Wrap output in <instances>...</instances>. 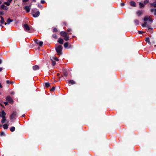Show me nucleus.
<instances>
[{
  "label": "nucleus",
  "mask_w": 156,
  "mask_h": 156,
  "mask_svg": "<svg viewBox=\"0 0 156 156\" xmlns=\"http://www.w3.org/2000/svg\"><path fill=\"white\" fill-rule=\"evenodd\" d=\"M55 50L58 55H60L62 54V45H59L58 47L55 48Z\"/></svg>",
  "instance_id": "obj_1"
},
{
  "label": "nucleus",
  "mask_w": 156,
  "mask_h": 156,
  "mask_svg": "<svg viewBox=\"0 0 156 156\" xmlns=\"http://www.w3.org/2000/svg\"><path fill=\"white\" fill-rule=\"evenodd\" d=\"M143 20L144 22H146L148 20L149 22L151 23L153 21V20L151 18V16H144V18Z\"/></svg>",
  "instance_id": "obj_2"
},
{
  "label": "nucleus",
  "mask_w": 156,
  "mask_h": 156,
  "mask_svg": "<svg viewBox=\"0 0 156 156\" xmlns=\"http://www.w3.org/2000/svg\"><path fill=\"white\" fill-rule=\"evenodd\" d=\"M23 27L25 31L29 32V31L30 30V28L28 24H25L23 26Z\"/></svg>",
  "instance_id": "obj_3"
},
{
  "label": "nucleus",
  "mask_w": 156,
  "mask_h": 156,
  "mask_svg": "<svg viewBox=\"0 0 156 156\" xmlns=\"http://www.w3.org/2000/svg\"><path fill=\"white\" fill-rule=\"evenodd\" d=\"M6 99L7 101L11 104H12L13 102V100L9 96H7Z\"/></svg>",
  "instance_id": "obj_4"
},
{
  "label": "nucleus",
  "mask_w": 156,
  "mask_h": 156,
  "mask_svg": "<svg viewBox=\"0 0 156 156\" xmlns=\"http://www.w3.org/2000/svg\"><path fill=\"white\" fill-rule=\"evenodd\" d=\"M17 115V114L16 112H14L12 114H11L10 116V119H15L16 116Z\"/></svg>",
  "instance_id": "obj_5"
},
{
  "label": "nucleus",
  "mask_w": 156,
  "mask_h": 156,
  "mask_svg": "<svg viewBox=\"0 0 156 156\" xmlns=\"http://www.w3.org/2000/svg\"><path fill=\"white\" fill-rule=\"evenodd\" d=\"M60 34L63 37H66V36L69 34L68 33H67L64 31L61 32Z\"/></svg>",
  "instance_id": "obj_6"
},
{
  "label": "nucleus",
  "mask_w": 156,
  "mask_h": 156,
  "mask_svg": "<svg viewBox=\"0 0 156 156\" xmlns=\"http://www.w3.org/2000/svg\"><path fill=\"white\" fill-rule=\"evenodd\" d=\"M0 8L1 9H4L5 10H7L8 9V7L5 6L4 4H2L1 5Z\"/></svg>",
  "instance_id": "obj_7"
},
{
  "label": "nucleus",
  "mask_w": 156,
  "mask_h": 156,
  "mask_svg": "<svg viewBox=\"0 0 156 156\" xmlns=\"http://www.w3.org/2000/svg\"><path fill=\"white\" fill-rule=\"evenodd\" d=\"M0 18H1V20L0 21V23L1 24H4L5 25H6L7 24V23H5V21L4 20V19L2 16H0Z\"/></svg>",
  "instance_id": "obj_8"
},
{
  "label": "nucleus",
  "mask_w": 156,
  "mask_h": 156,
  "mask_svg": "<svg viewBox=\"0 0 156 156\" xmlns=\"http://www.w3.org/2000/svg\"><path fill=\"white\" fill-rule=\"evenodd\" d=\"M40 15V12L39 11L37 12L36 13L33 14V16L34 17H36Z\"/></svg>",
  "instance_id": "obj_9"
},
{
  "label": "nucleus",
  "mask_w": 156,
  "mask_h": 156,
  "mask_svg": "<svg viewBox=\"0 0 156 156\" xmlns=\"http://www.w3.org/2000/svg\"><path fill=\"white\" fill-rule=\"evenodd\" d=\"M62 70L64 76H67L68 75V73L66 70L63 69H62Z\"/></svg>",
  "instance_id": "obj_10"
},
{
  "label": "nucleus",
  "mask_w": 156,
  "mask_h": 156,
  "mask_svg": "<svg viewBox=\"0 0 156 156\" xmlns=\"http://www.w3.org/2000/svg\"><path fill=\"white\" fill-rule=\"evenodd\" d=\"M143 13V11L142 10H138L136 12V14L138 16H140Z\"/></svg>",
  "instance_id": "obj_11"
},
{
  "label": "nucleus",
  "mask_w": 156,
  "mask_h": 156,
  "mask_svg": "<svg viewBox=\"0 0 156 156\" xmlns=\"http://www.w3.org/2000/svg\"><path fill=\"white\" fill-rule=\"evenodd\" d=\"M150 4L151 7H156V1L153 3H150Z\"/></svg>",
  "instance_id": "obj_12"
},
{
  "label": "nucleus",
  "mask_w": 156,
  "mask_h": 156,
  "mask_svg": "<svg viewBox=\"0 0 156 156\" xmlns=\"http://www.w3.org/2000/svg\"><path fill=\"white\" fill-rule=\"evenodd\" d=\"M64 41L61 38H59L58 40V42L60 44H62Z\"/></svg>",
  "instance_id": "obj_13"
},
{
  "label": "nucleus",
  "mask_w": 156,
  "mask_h": 156,
  "mask_svg": "<svg viewBox=\"0 0 156 156\" xmlns=\"http://www.w3.org/2000/svg\"><path fill=\"white\" fill-rule=\"evenodd\" d=\"M39 66L37 65L33 66V69L34 70H36L39 69Z\"/></svg>",
  "instance_id": "obj_14"
},
{
  "label": "nucleus",
  "mask_w": 156,
  "mask_h": 156,
  "mask_svg": "<svg viewBox=\"0 0 156 156\" xmlns=\"http://www.w3.org/2000/svg\"><path fill=\"white\" fill-rule=\"evenodd\" d=\"M24 9L27 12H28L30 11V8L29 6H25L24 7Z\"/></svg>",
  "instance_id": "obj_15"
},
{
  "label": "nucleus",
  "mask_w": 156,
  "mask_h": 156,
  "mask_svg": "<svg viewBox=\"0 0 156 156\" xmlns=\"http://www.w3.org/2000/svg\"><path fill=\"white\" fill-rule=\"evenodd\" d=\"M68 83L72 85H73L76 83V82L73 80H70L68 81Z\"/></svg>",
  "instance_id": "obj_16"
},
{
  "label": "nucleus",
  "mask_w": 156,
  "mask_h": 156,
  "mask_svg": "<svg viewBox=\"0 0 156 156\" xmlns=\"http://www.w3.org/2000/svg\"><path fill=\"white\" fill-rule=\"evenodd\" d=\"M13 21V20H11L10 18H8L7 19V24H9L11 22H12Z\"/></svg>",
  "instance_id": "obj_17"
},
{
  "label": "nucleus",
  "mask_w": 156,
  "mask_h": 156,
  "mask_svg": "<svg viewBox=\"0 0 156 156\" xmlns=\"http://www.w3.org/2000/svg\"><path fill=\"white\" fill-rule=\"evenodd\" d=\"M130 4L133 7H136V4L135 2L134 1H131L130 2Z\"/></svg>",
  "instance_id": "obj_18"
},
{
  "label": "nucleus",
  "mask_w": 156,
  "mask_h": 156,
  "mask_svg": "<svg viewBox=\"0 0 156 156\" xmlns=\"http://www.w3.org/2000/svg\"><path fill=\"white\" fill-rule=\"evenodd\" d=\"M64 37V39L66 41H68L69 40V37L68 35Z\"/></svg>",
  "instance_id": "obj_19"
},
{
  "label": "nucleus",
  "mask_w": 156,
  "mask_h": 156,
  "mask_svg": "<svg viewBox=\"0 0 156 156\" xmlns=\"http://www.w3.org/2000/svg\"><path fill=\"white\" fill-rule=\"evenodd\" d=\"M51 61L52 65L53 66H54L56 64L55 61H54L52 58H51Z\"/></svg>",
  "instance_id": "obj_20"
},
{
  "label": "nucleus",
  "mask_w": 156,
  "mask_h": 156,
  "mask_svg": "<svg viewBox=\"0 0 156 156\" xmlns=\"http://www.w3.org/2000/svg\"><path fill=\"white\" fill-rule=\"evenodd\" d=\"M145 41L146 42H147L149 44H151V42L150 41V39L149 37H146L145 39Z\"/></svg>",
  "instance_id": "obj_21"
},
{
  "label": "nucleus",
  "mask_w": 156,
  "mask_h": 156,
  "mask_svg": "<svg viewBox=\"0 0 156 156\" xmlns=\"http://www.w3.org/2000/svg\"><path fill=\"white\" fill-rule=\"evenodd\" d=\"M3 126V128L5 129H7L8 128V125L7 124H4Z\"/></svg>",
  "instance_id": "obj_22"
},
{
  "label": "nucleus",
  "mask_w": 156,
  "mask_h": 156,
  "mask_svg": "<svg viewBox=\"0 0 156 156\" xmlns=\"http://www.w3.org/2000/svg\"><path fill=\"white\" fill-rule=\"evenodd\" d=\"M139 4L140 8H143L145 6L144 5L143 3L141 2H140Z\"/></svg>",
  "instance_id": "obj_23"
},
{
  "label": "nucleus",
  "mask_w": 156,
  "mask_h": 156,
  "mask_svg": "<svg viewBox=\"0 0 156 156\" xmlns=\"http://www.w3.org/2000/svg\"><path fill=\"white\" fill-rule=\"evenodd\" d=\"M15 130V128L14 126H12L10 129V130L11 132H14Z\"/></svg>",
  "instance_id": "obj_24"
},
{
  "label": "nucleus",
  "mask_w": 156,
  "mask_h": 156,
  "mask_svg": "<svg viewBox=\"0 0 156 156\" xmlns=\"http://www.w3.org/2000/svg\"><path fill=\"white\" fill-rule=\"evenodd\" d=\"M69 44L67 42H66L64 44V46L65 48H67Z\"/></svg>",
  "instance_id": "obj_25"
},
{
  "label": "nucleus",
  "mask_w": 156,
  "mask_h": 156,
  "mask_svg": "<svg viewBox=\"0 0 156 156\" xmlns=\"http://www.w3.org/2000/svg\"><path fill=\"white\" fill-rule=\"evenodd\" d=\"M37 10V9H32L31 11V13H32V15H33V13H34L36 12Z\"/></svg>",
  "instance_id": "obj_26"
},
{
  "label": "nucleus",
  "mask_w": 156,
  "mask_h": 156,
  "mask_svg": "<svg viewBox=\"0 0 156 156\" xmlns=\"http://www.w3.org/2000/svg\"><path fill=\"white\" fill-rule=\"evenodd\" d=\"M50 83L48 82L46 83L45 84V86L46 87L48 88L50 86Z\"/></svg>",
  "instance_id": "obj_27"
},
{
  "label": "nucleus",
  "mask_w": 156,
  "mask_h": 156,
  "mask_svg": "<svg viewBox=\"0 0 156 156\" xmlns=\"http://www.w3.org/2000/svg\"><path fill=\"white\" fill-rule=\"evenodd\" d=\"M7 120L6 119H2L1 120V122L3 124L5 121H7Z\"/></svg>",
  "instance_id": "obj_28"
},
{
  "label": "nucleus",
  "mask_w": 156,
  "mask_h": 156,
  "mask_svg": "<svg viewBox=\"0 0 156 156\" xmlns=\"http://www.w3.org/2000/svg\"><path fill=\"white\" fill-rule=\"evenodd\" d=\"M134 22H135V23L136 24V25H138L139 24V22L137 20H134Z\"/></svg>",
  "instance_id": "obj_29"
},
{
  "label": "nucleus",
  "mask_w": 156,
  "mask_h": 156,
  "mask_svg": "<svg viewBox=\"0 0 156 156\" xmlns=\"http://www.w3.org/2000/svg\"><path fill=\"white\" fill-rule=\"evenodd\" d=\"M52 31L53 32H57L58 31V30L55 27H53L52 30Z\"/></svg>",
  "instance_id": "obj_30"
},
{
  "label": "nucleus",
  "mask_w": 156,
  "mask_h": 156,
  "mask_svg": "<svg viewBox=\"0 0 156 156\" xmlns=\"http://www.w3.org/2000/svg\"><path fill=\"white\" fill-rule=\"evenodd\" d=\"M147 23L146 22H145L144 23L142 24V26L143 27H146V25H147Z\"/></svg>",
  "instance_id": "obj_31"
},
{
  "label": "nucleus",
  "mask_w": 156,
  "mask_h": 156,
  "mask_svg": "<svg viewBox=\"0 0 156 156\" xmlns=\"http://www.w3.org/2000/svg\"><path fill=\"white\" fill-rule=\"evenodd\" d=\"M51 58H52L53 60H55L56 61H58L59 60V59L58 58H56L55 57H52Z\"/></svg>",
  "instance_id": "obj_32"
},
{
  "label": "nucleus",
  "mask_w": 156,
  "mask_h": 156,
  "mask_svg": "<svg viewBox=\"0 0 156 156\" xmlns=\"http://www.w3.org/2000/svg\"><path fill=\"white\" fill-rule=\"evenodd\" d=\"M38 44L40 46H41L43 44V42L42 41H41L39 42Z\"/></svg>",
  "instance_id": "obj_33"
},
{
  "label": "nucleus",
  "mask_w": 156,
  "mask_h": 156,
  "mask_svg": "<svg viewBox=\"0 0 156 156\" xmlns=\"http://www.w3.org/2000/svg\"><path fill=\"white\" fill-rule=\"evenodd\" d=\"M53 38L55 39H56L57 38V36L56 34H53L52 36Z\"/></svg>",
  "instance_id": "obj_34"
},
{
  "label": "nucleus",
  "mask_w": 156,
  "mask_h": 156,
  "mask_svg": "<svg viewBox=\"0 0 156 156\" xmlns=\"http://www.w3.org/2000/svg\"><path fill=\"white\" fill-rule=\"evenodd\" d=\"M62 26L65 25V26H67V23L66 22H63L62 23Z\"/></svg>",
  "instance_id": "obj_35"
},
{
  "label": "nucleus",
  "mask_w": 156,
  "mask_h": 156,
  "mask_svg": "<svg viewBox=\"0 0 156 156\" xmlns=\"http://www.w3.org/2000/svg\"><path fill=\"white\" fill-rule=\"evenodd\" d=\"M4 4L7 5V6H9L10 5V3H9L8 1L6 2H4Z\"/></svg>",
  "instance_id": "obj_36"
},
{
  "label": "nucleus",
  "mask_w": 156,
  "mask_h": 156,
  "mask_svg": "<svg viewBox=\"0 0 156 156\" xmlns=\"http://www.w3.org/2000/svg\"><path fill=\"white\" fill-rule=\"evenodd\" d=\"M2 115H6V113L4 110H2Z\"/></svg>",
  "instance_id": "obj_37"
},
{
  "label": "nucleus",
  "mask_w": 156,
  "mask_h": 156,
  "mask_svg": "<svg viewBox=\"0 0 156 156\" xmlns=\"http://www.w3.org/2000/svg\"><path fill=\"white\" fill-rule=\"evenodd\" d=\"M5 135V134L3 132H2L1 133L0 136H4Z\"/></svg>",
  "instance_id": "obj_38"
},
{
  "label": "nucleus",
  "mask_w": 156,
  "mask_h": 156,
  "mask_svg": "<svg viewBox=\"0 0 156 156\" xmlns=\"http://www.w3.org/2000/svg\"><path fill=\"white\" fill-rule=\"evenodd\" d=\"M55 89V87H53L50 90V91H54Z\"/></svg>",
  "instance_id": "obj_39"
},
{
  "label": "nucleus",
  "mask_w": 156,
  "mask_h": 156,
  "mask_svg": "<svg viewBox=\"0 0 156 156\" xmlns=\"http://www.w3.org/2000/svg\"><path fill=\"white\" fill-rule=\"evenodd\" d=\"M148 3H149V1L147 0H145L144 2V3L145 4H146Z\"/></svg>",
  "instance_id": "obj_40"
},
{
  "label": "nucleus",
  "mask_w": 156,
  "mask_h": 156,
  "mask_svg": "<svg viewBox=\"0 0 156 156\" xmlns=\"http://www.w3.org/2000/svg\"><path fill=\"white\" fill-rule=\"evenodd\" d=\"M35 43L37 44H38V43H39V40L37 39H36L35 40Z\"/></svg>",
  "instance_id": "obj_41"
},
{
  "label": "nucleus",
  "mask_w": 156,
  "mask_h": 156,
  "mask_svg": "<svg viewBox=\"0 0 156 156\" xmlns=\"http://www.w3.org/2000/svg\"><path fill=\"white\" fill-rule=\"evenodd\" d=\"M45 1L44 0H42L41 1V4H44L45 3Z\"/></svg>",
  "instance_id": "obj_42"
},
{
  "label": "nucleus",
  "mask_w": 156,
  "mask_h": 156,
  "mask_svg": "<svg viewBox=\"0 0 156 156\" xmlns=\"http://www.w3.org/2000/svg\"><path fill=\"white\" fill-rule=\"evenodd\" d=\"M67 31L68 32H69L72 31V30L71 29H69L67 30Z\"/></svg>",
  "instance_id": "obj_43"
},
{
  "label": "nucleus",
  "mask_w": 156,
  "mask_h": 156,
  "mask_svg": "<svg viewBox=\"0 0 156 156\" xmlns=\"http://www.w3.org/2000/svg\"><path fill=\"white\" fill-rule=\"evenodd\" d=\"M2 119H6V117L5 115H2Z\"/></svg>",
  "instance_id": "obj_44"
},
{
  "label": "nucleus",
  "mask_w": 156,
  "mask_h": 156,
  "mask_svg": "<svg viewBox=\"0 0 156 156\" xmlns=\"http://www.w3.org/2000/svg\"><path fill=\"white\" fill-rule=\"evenodd\" d=\"M4 14L3 12L0 11V15H3Z\"/></svg>",
  "instance_id": "obj_45"
},
{
  "label": "nucleus",
  "mask_w": 156,
  "mask_h": 156,
  "mask_svg": "<svg viewBox=\"0 0 156 156\" xmlns=\"http://www.w3.org/2000/svg\"><path fill=\"white\" fill-rule=\"evenodd\" d=\"M154 11V9H150V11L151 12H152Z\"/></svg>",
  "instance_id": "obj_46"
},
{
  "label": "nucleus",
  "mask_w": 156,
  "mask_h": 156,
  "mask_svg": "<svg viewBox=\"0 0 156 156\" xmlns=\"http://www.w3.org/2000/svg\"><path fill=\"white\" fill-rule=\"evenodd\" d=\"M154 14L155 16H156V9H154Z\"/></svg>",
  "instance_id": "obj_47"
},
{
  "label": "nucleus",
  "mask_w": 156,
  "mask_h": 156,
  "mask_svg": "<svg viewBox=\"0 0 156 156\" xmlns=\"http://www.w3.org/2000/svg\"><path fill=\"white\" fill-rule=\"evenodd\" d=\"M29 0H23V2H27Z\"/></svg>",
  "instance_id": "obj_48"
},
{
  "label": "nucleus",
  "mask_w": 156,
  "mask_h": 156,
  "mask_svg": "<svg viewBox=\"0 0 156 156\" xmlns=\"http://www.w3.org/2000/svg\"><path fill=\"white\" fill-rule=\"evenodd\" d=\"M6 83L8 84H9L10 83V81L9 80H7L6 81Z\"/></svg>",
  "instance_id": "obj_49"
},
{
  "label": "nucleus",
  "mask_w": 156,
  "mask_h": 156,
  "mask_svg": "<svg viewBox=\"0 0 156 156\" xmlns=\"http://www.w3.org/2000/svg\"><path fill=\"white\" fill-rule=\"evenodd\" d=\"M4 103L5 105H8V102H4Z\"/></svg>",
  "instance_id": "obj_50"
},
{
  "label": "nucleus",
  "mask_w": 156,
  "mask_h": 156,
  "mask_svg": "<svg viewBox=\"0 0 156 156\" xmlns=\"http://www.w3.org/2000/svg\"><path fill=\"white\" fill-rule=\"evenodd\" d=\"M125 5V4L124 3H121V5L122 6H123L124 5Z\"/></svg>",
  "instance_id": "obj_51"
},
{
  "label": "nucleus",
  "mask_w": 156,
  "mask_h": 156,
  "mask_svg": "<svg viewBox=\"0 0 156 156\" xmlns=\"http://www.w3.org/2000/svg\"><path fill=\"white\" fill-rule=\"evenodd\" d=\"M0 105L2 107L4 108V105L2 104V103H0Z\"/></svg>",
  "instance_id": "obj_52"
},
{
  "label": "nucleus",
  "mask_w": 156,
  "mask_h": 156,
  "mask_svg": "<svg viewBox=\"0 0 156 156\" xmlns=\"http://www.w3.org/2000/svg\"><path fill=\"white\" fill-rule=\"evenodd\" d=\"M138 33L140 34H142V31H139L138 30Z\"/></svg>",
  "instance_id": "obj_53"
},
{
  "label": "nucleus",
  "mask_w": 156,
  "mask_h": 156,
  "mask_svg": "<svg viewBox=\"0 0 156 156\" xmlns=\"http://www.w3.org/2000/svg\"><path fill=\"white\" fill-rule=\"evenodd\" d=\"M12 0H8L7 1L9 2V3H10Z\"/></svg>",
  "instance_id": "obj_54"
},
{
  "label": "nucleus",
  "mask_w": 156,
  "mask_h": 156,
  "mask_svg": "<svg viewBox=\"0 0 156 156\" xmlns=\"http://www.w3.org/2000/svg\"><path fill=\"white\" fill-rule=\"evenodd\" d=\"M148 30H152V28H150V27H148Z\"/></svg>",
  "instance_id": "obj_55"
},
{
  "label": "nucleus",
  "mask_w": 156,
  "mask_h": 156,
  "mask_svg": "<svg viewBox=\"0 0 156 156\" xmlns=\"http://www.w3.org/2000/svg\"><path fill=\"white\" fill-rule=\"evenodd\" d=\"M3 69L2 67L0 68V72H1Z\"/></svg>",
  "instance_id": "obj_56"
},
{
  "label": "nucleus",
  "mask_w": 156,
  "mask_h": 156,
  "mask_svg": "<svg viewBox=\"0 0 156 156\" xmlns=\"http://www.w3.org/2000/svg\"><path fill=\"white\" fill-rule=\"evenodd\" d=\"M2 85L1 83H0V88H2Z\"/></svg>",
  "instance_id": "obj_57"
},
{
  "label": "nucleus",
  "mask_w": 156,
  "mask_h": 156,
  "mask_svg": "<svg viewBox=\"0 0 156 156\" xmlns=\"http://www.w3.org/2000/svg\"><path fill=\"white\" fill-rule=\"evenodd\" d=\"M14 92H12L11 93V94H14Z\"/></svg>",
  "instance_id": "obj_58"
},
{
  "label": "nucleus",
  "mask_w": 156,
  "mask_h": 156,
  "mask_svg": "<svg viewBox=\"0 0 156 156\" xmlns=\"http://www.w3.org/2000/svg\"><path fill=\"white\" fill-rule=\"evenodd\" d=\"M2 63V60L1 59H0V64Z\"/></svg>",
  "instance_id": "obj_59"
},
{
  "label": "nucleus",
  "mask_w": 156,
  "mask_h": 156,
  "mask_svg": "<svg viewBox=\"0 0 156 156\" xmlns=\"http://www.w3.org/2000/svg\"><path fill=\"white\" fill-rule=\"evenodd\" d=\"M33 1L34 2H36V0H33Z\"/></svg>",
  "instance_id": "obj_60"
},
{
  "label": "nucleus",
  "mask_w": 156,
  "mask_h": 156,
  "mask_svg": "<svg viewBox=\"0 0 156 156\" xmlns=\"http://www.w3.org/2000/svg\"><path fill=\"white\" fill-rule=\"evenodd\" d=\"M25 116V115H23L22 116V117H24Z\"/></svg>",
  "instance_id": "obj_61"
},
{
  "label": "nucleus",
  "mask_w": 156,
  "mask_h": 156,
  "mask_svg": "<svg viewBox=\"0 0 156 156\" xmlns=\"http://www.w3.org/2000/svg\"><path fill=\"white\" fill-rule=\"evenodd\" d=\"M38 6L39 7H40V5H39V3H38Z\"/></svg>",
  "instance_id": "obj_62"
},
{
  "label": "nucleus",
  "mask_w": 156,
  "mask_h": 156,
  "mask_svg": "<svg viewBox=\"0 0 156 156\" xmlns=\"http://www.w3.org/2000/svg\"><path fill=\"white\" fill-rule=\"evenodd\" d=\"M38 6L39 7H40V5H39V3H38Z\"/></svg>",
  "instance_id": "obj_63"
},
{
  "label": "nucleus",
  "mask_w": 156,
  "mask_h": 156,
  "mask_svg": "<svg viewBox=\"0 0 156 156\" xmlns=\"http://www.w3.org/2000/svg\"><path fill=\"white\" fill-rule=\"evenodd\" d=\"M0 26L2 27H3V26L2 24L0 25Z\"/></svg>",
  "instance_id": "obj_64"
}]
</instances>
